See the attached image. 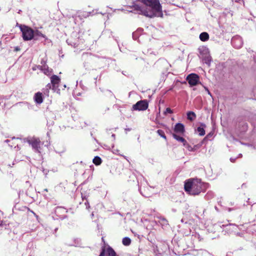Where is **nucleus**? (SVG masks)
<instances>
[{"label": "nucleus", "instance_id": "7", "mask_svg": "<svg viewBox=\"0 0 256 256\" xmlns=\"http://www.w3.org/2000/svg\"><path fill=\"white\" fill-rule=\"evenodd\" d=\"M186 80L191 86H194L199 82V76L196 74H190L187 76Z\"/></svg>", "mask_w": 256, "mask_h": 256}, {"label": "nucleus", "instance_id": "15", "mask_svg": "<svg viewBox=\"0 0 256 256\" xmlns=\"http://www.w3.org/2000/svg\"><path fill=\"white\" fill-rule=\"evenodd\" d=\"M209 34L206 32H203L200 35V38L202 42H206L209 39Z\"/></svg>", "mask_w": 256, "mask_h": 256}, {"label": "nucleus", "instance_id": "11", "mask_svg": "<svg viewBox=\"0 0 256 256\" xmlns=\"http://www.w3.org/2000/svg\"><path fill=\"white\" fill-rule=\"evenodd\" d=\"M174 132L176 133L184 134L185 132L184 125L182 123H177L174 126Z\"/></svg>", "mask_w": 256, "mask_h": 256}, {"label": "nucleus", "instance_id": "26", "mask_svg": "<svg viewBox=\"0 0 256 256\" xmlns=\"http://www.w3.org/2000/svg\"><path fill=\"white\" fill-rule=\"evenodd\" d=\"M206 90H208V94H210V92H209V90L207 88H206Z\"/></svg>", "mask_w": 256, "mask_h": 256}, {"label": "nucleus", "instance_id": "12", "mask_svg": "<svg viewBox=\"0 0 256 256\" xmlns=\"http://www.w3.org/2000/svg\"><path fill=\"white\" fill-rule=\"evenodd\" d=\"M232 43L233 46L236 48H239L242 46V42L240 38H234L232 39Z\"/></svg>", "mask_w": 256, "mask_h": 256}, {"label": "nucleus", "instance_id": "6", "mask_svg": "<svg viewBox=\"0 0 256 256\" xmlns=\"http://www.w3.org/2000/svg\"><path fill=\"white\" fill-rule=\"evenodd\" d=\"M114 250L110 246H102L99 256H116Z\"/></svg>", "mask_w": 256, "mask_h": 256}, {"label": "nucleus", "instance_id": "21", "mask_svg": "<svg viewBox=\"0 0 256 256\" xmlns=\"http://www.w3.org/2000/svg\"><path fill=\"white\" fill-rule=\"evenodd\" d=\"M172 112H173L172 110L170 108H167L164 112L165 114H166V113L172 114Z\"/></svg>", "mask_w": 256, "mask_h": 256}, {"label": "nucleus", "instance_id": "25", "mask_svg": "<svg viewBox=\"0 0 256 256\" xmlns=\"http://www.w3.org/2000/svg\"><path fill=\"white\" fill-rule=\"evenodd\" d=\"M41 64H42V65L45 64H46V62L44 61V60H42V62H41Z\"/></svg>", "mask_w": 256, "mask_h": 256}, {"label": "nucleus", "instance_id": "2", "mask_svg": "<svg viewBox=\"0 0 256 256\" xmlns=\"http://www.w3.org/2000/svg\"><path fill=\"white\" fill-rule=\"evenodd\" d=\"M202 184L200 180L189 179L185 182L184 188L190 194L198 195L202 190Z\"/></svg>", "mask_w": 256, "mask_h": 256}, {"label": "nucleus", "instance_id": "20", "mask_svg": "<svg viewBox=\"0 0 256 256\" xmlns=\"http://www.w3.org/2000/svg\"><path fill=\"white\" fill-rule=\"evenodd\" d=\"M157 133L161 137L164 138L165 140H166V137L164 134V132L162 130H157Z\"/></svg>", "mask_w": 256, "mask_h": 256}, {"label": "nucleus", "instance_id": "1", "mask_svg": "<svg viewBox=\"0 0 256 256\" xmlns=\"http://www.w3.org/2000/svg\"><path fill=\"white\" fill-rule=\"evenodd\" d=\"M144 6L136 4L132 6L134 10L139 14L144 15L150 18L162 17V6L158 0H138Z\"/></svg>", "mask_w": 256, "mask_h": 256}, {"label": "nucleus", "instance_id": "28", "mask_svg": "<svg viewBox=\"0 0 256 256\" xmlns=\"http://www.w3.org/2000/svg\"><path fill=\"white\" fill-rule=\"evenodd\" d=\"M31 212L34 214V212L33 211H31Z\"/></svg>", "mask_w": 256, "mask_h": 256}, {"label": "nucleus", "instance_id": "19", "mask_svg": "<svg viewBox=\"0 0 256 256\" xmlns=\"http://www.w3.org/2000/svg\"><path fill=\"white\" fill-rule=\"evenodd\" d=\"M36 37V38H37V37H42V38H44L45 37V36L42 34L40 32L39 30H36L35 32H34V37ZM37 38H36V39Z\"/></svg>", "mask_w": 256, "mask_h": 256}, {"label": "nucleus", "instance_id": "24", "mask_svg": "<svg viewBox=\"0 0 256 256\" xmlns=\"http://www.w3.org/2000/svg\"><path fill=\"white\" fill-rule=\"evenodd\" d=\"M52 84H48L46 86L48 88H51V86H52Z\"/></svg>", "mask_w": 256, "mask_h": 256}, {"label": "nucleus", "instance_id": "13", "mask_svg": "<svg viewBox=\"0 0 256 256\" xmlns=\"http://www.w3.org/2000/svg\"><path fill=\"white\" fill-rule=\"evenodd\" d=\"M206 127V126L204 123L200 124V126L198 127L197 130L199 133V135L200 136H203L205 134V130L204 128Z\"/></svg>", "mask_w": 256, "mask_h": 256}, {"label": "nucleus", "instance_id": "18", "mask_svg": "<svg viewBox=\"0 0 256 256\" xmlns=\"http://www.w3.org/2000/svg\"><path fill=\"white\" fill-rule=\"evenodd\" d=\"M94 164H95L96 166H98L101 164L102 162V159L100 157L98 156H96L92 160Z\"/></svg>", "mask_w": 256, "mask_h": 256}, {"label": "nucleus", "instance_id": "16", "mask_svg": "<svg viewBox=\"0 0 256 256\" xmlns=\"http://www.w3.org/2000/svg\"><path fill=\"white\" fill-rule=\"evenodd\" d=\"M196 118V114L192 111L188 112L187 113V118L190 121H193Z\"/></svg>", "mask_w": 256, "mask_h": 256}, {"label": "nucleus", "instance_id": "10", "mask_svg": "<svg viewBox=\"0 0 256 256\" xmlns=\"http://www.w3.org/2000/svg\"><path fill=\"white\" fill-rule=\"evenodd\" d=\"M34 100L36 104H42L44 101L42 94L40 92H36L34 96Z\"/></svg>", "mask_w": 256, "mask_h": 256}, {"label": "nucleus", "instance_id": "14", "mask_svg": "<svg viewBox=\"0 0 256 256\" xmlns=\"http://www.w3.org/2000/svg\"><path fill=\"white\" fill-rule=\"evenodd\" d=\"M172 136L176 140L178 141L181 142L183 144L184 146H185L187 143L186 140L182 137L178 136L176 134H173Z\"/></svg>", "mask_w": 256, "mask_h": 256}, {"label": "nucleus", "instance_id": "4", "mask_svg": "<svg viewBox=\"0 0 256 256\" xmlns=\"http://www.w3.org/2000/svg\"><path fill=\"white\" fill-rule=\"evenodd\" d=\"M26 142L32 146V148L36 152H40L42 142L38 138L32 137L28 138Z\"/></svg>", "mask_w": 256, "mask_h": 256}, {"label": "nucleus", "instance_id": "3", "mask_svg": "<svg viewBox=\"0 0 256 256\" xmlns=\"http://www.w3.org/2000/svg\"><path fill=\"white\" fill-rule=\"evenodd\" d=\"M19 28L22 32V37L24 40H29L34 38V30L26 25L20 24Z\"/></svg>", "mask_w": 256, "mask_h": 256}, {"label": "nucleus", "instance_id": "8", "mask_svg": "<svg viewBox=\"0 0 256 256\" xmlns=\"http://www.w3.org/2000/svg\"><path fill=\"white\" fill-rule=\"evenodd\" d=\"M50 82L52 86V89L56 90L60 82V78L56 75L54 74L50 77Z\"/></svg>", "mask_w": 256, "mask_h": 256}, {"label": "nucleus", "instance_id": "5", "mask_svg": "<svg viewBox=\"0 0 256 256\" xmlns=\"http://www.w3.org/2000/svg\"><path fill=\"white\" fill-rule=\"evenodd\" d=\"M148 103L146 100L138 101L136 104L132 106V108L134 110L144 111L148 109Z\"/></svg>", "mask_w": 256, "mask_h": 256}, {"label": "nucleus", "instance_id": "23", "mask_svg": "<svg viewBox=\"0 0 256 256\" xmlns=\"http://www.w3.org/2000/svg\"><path fill=\"white\" fill-rule=\"evenodd\" d=\"M102 242H103L104 243V245L102 246H108V244H106V242H105V240H104V237H102Z\"/></svg>", "mask_w": 256, "mask_h": 256}, {"label": "nucleus", "instance_id": "22", "mask_svg": "<svg viewBox=\"0 0 256 256\" xmlns=\"http://www.w3.org/2000/svg\"><path fill=\"white\" fill-rule=\"evenodd\" d=\"M206 63L208 64H210V62L211 60H210V58L208 56V57L206 58Z\"/></svg>", "mask_w": 256, "mask_h": 256}, {"label": "nucleus", "instance_id": "9", "mask_svg": "<svg viewBox=\"0 0 256 256\" xmlns=\"http://www.w3.org/2000/svg\"><path fill=\"white\" fill-rule=\"evenodd\" d=\"M20 140H21L18 138H16L14 137L11 140H6L5 142L8 143V146L10 147L16 148V147H18V142Z\"/></svg>", "mask_w": 256, "mask_h": 256}, {"label": "nucleus", "instance_id": "17", "mask_svg": "<svg viewBox=\"0 0 256 256\" xmlns=\"http://www.w3.org/2000/svg\"><path fill=\"white\" fill-rule=\"evenodd\" d=\"M132 240L130 238L128 237H124L122 240V244L125 246H128L130 244Z\"/></svg>", "mask_w": 256, "mask_h": 256}, {"label": "nucleus", "instance_id": "27", "mask_svg": "<svg viewBox=\"0 0 256 256\" xmlns=\"http://www.w3.org/2000/svg\"><path fill=\"white\" fill-rule=\"evenodd\" d=\"M44 190L46 191V192L48 191L47 188L44 189Z\"/></svg>", "mask_w": 256, "mask_h": 256}]
</instances>
